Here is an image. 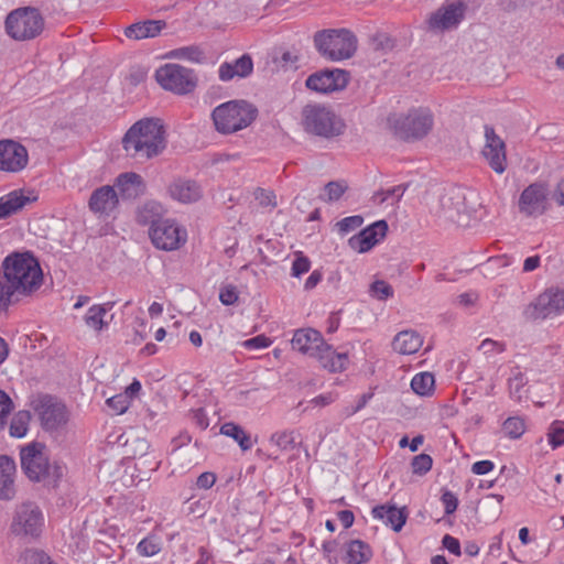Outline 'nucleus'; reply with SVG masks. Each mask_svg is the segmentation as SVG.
Here are the masks:
<instances>
[{
  "instance_id": "1",
  "label": "nucleus",
  "mask_w": 564,
  "mask_h": 564,
  "mask_svg": "<svg viewBox=\"0 0 564 564\" xmlns=\"http://www.w3.org/2000/svg\"><path fill=\"white\" fill-rule=\"evenodd\" d=\"M42 284V268L31 252L8 254L0 267V311L32 296Z\"/></svg>"
},
{
  "instance_id": "2",
  "label": "nucleus",
  "mask_w": 564,
  "mask_h": 564,
  "mask_svg": "<svg viewBox=\"0 0 564 564\" xmlns=\"http://www.w3.org/2000/svg\"><path fill=\"white\" fill-rule=\"evenodd\" d=\"M166 129L163 120L145 117L135 121L121 140L126 153L135 159L151 160L166 148Z\"/></svg>"
},
{
  "instance_id": "3",
  "label": "nucleus",
  "mask_w": 564,
  "mask_h": 564,
  "mask_svg": "<svg viewBox=\"0 0 564 564\" xmlns=\"http://www.w3.org/2000/svg\"><path fill=\"white\" fill-rule=\"evenodd\" d=\"M389 132L398 140L414 143L425 139L434 128V115L427 107H414L387 118Z\"/></svg>"
},
{
  "instance_id": "4",
  "label": "nucleus",
  "mask_w": 564,
  "mask_h": 564,
  "mask_svg": "<svg viewBox=\"0 0 564 564\" xmlns=\"http://www.w3.org/2000/svg\"><path fill=\"white\" fill-rule=\"evenodd\" d=\"M20 460L23 473L34 482L56 486L64 475V467L56 460H50L46 446L40 442L21 447Z\"/></svg>"
},
{
  "instance_id": "5",
  "label": "nucleus",
  "mask_w": 564,
  "mask_h": 564,
  "mask_svg": "<svg viewBox=\"0 0 564 564\" xmlns=\"http://www.w3.org/2000/svg\"><path fill=\"white\" fill-rule=\"evenodd\" d=\"M210 116L216 131L227 135L251 126L258 109L246 100L235 99L215 107Z\"/></svg>"
},
{
  "instance_id": "6",
  "label": "nucleus",
  "mask_w": 564,
  "mask_h": 564,
  "mask_svg": "<svg viewBox=\"0 0 564 564\" xmlns=\"http://www.w3.org/2000/svg\"><path fill=\"white\" fill-rule=\"evenodd\" d=\"M314 45L325 59L341 62L355 55L358 41L349 30L330 29L317 32L314 36Z\"/></svg>"
},
{
  "instance_id": "7",
  "label": "nucleus",
  "mask_w": 564,
  "mask_h": 564,
  "mask_svg": "<svg viewBox=\"0 0 564 564\" xmlns=\"http://www.w3.org/2000/svg\"><path fill=\"white\" fill-rule=\"evenodd\" d=\"M28 404L45 432H59L66 427L69 421L68 409L53 395L45 393L32 394Z\"/></svg>"
},
{
  "instance_id": "8",
  "label": "nucleus",
  "mask_w": 564,
  "mask_h": 564,
  "mask_svg": "<svg viewBox=\"0 0 564 564\" xmlns=\"http://www.w3.org/2000/svg\"><path fill=\"white\" fill-rule=\"evenodd\" d=\"M7 34L15 41H30L44 30V19L36 8L22 7L11 11L4 21Z\"/></svg>"
},
{
  "instance_id": "9",
  "label": "nucleus",
  "mask_w": 564,
  "mask_h": 564,
  "mask_svg": "<svg viewBox=\"0 0 564 564\" xmlns=\"http://www.w3.org/2000/svg\"><path fill=\"white\" fill-rule=\"evenodd\" d=\"M45 529V517L34 502H22L14 509L10 531L14 536L37 540Z\"/></svg>"
},
{
  "instance_id": "10",
  "label": "nucleus",
  "mask_w": 564,
  "mask_h": 564,
  "mask_svg": "<svg viewBox=\"0 0 564 564\" xmlns=\"http://www.w3.org/2000/svg\"><path fill=\"white\" fill-rule=\"evenodd\" d=\"M151 243L162 251H176L187 242V229L174 218H160L149 227Z\"/></svg>"
},
{
  "instance_id": "11",
  "label": "nucleus",
  "mask_w": 564,
  "mask_h": 564,
  "mask_svg": "<svg viewBox=\"0 0 564 564\" xmlns=\"http://www.w3.org/2000/svg\"><path fill=\"white\" fill-rule=\"evenodd\" d=\"M154 77L164 90L180 96L193 93L198 83L193 69L173 63L160 66L155 70Z\"/></svg>"
},
{
  "instance_id": "12",
  "label": "nucleus",
  "mask_w": 564,
  "mask_h": 564,
  "mask_svg": "<svg viewBox=\"0 0 564 564\" xmlns=\"http://www.w3.org/2000/svg\"><path fill=\"white\" fill-rule=\"evenodd\" d=\"M303 126L306 131L322 137L337 135L344 127L332 110L317 105L304 108Z\"/></svg>"
},
{
  "instance_id": "13",
  "label": "nucleus",
  "mask_w": 564,
  "mask_h": 564,
  "mask_svg": "<svg viewBox=\"0 0 564 564\" xmlns=\"http://www.w3.org/2000/svg\"><path fill=\"white\" fill-rule=\"evenodd\" d=\"M564 313V291L551 288L541 293L523 311L524 318L538 321L553 318Z\"/></svg>"
},
{
  "instance_id": "14",
  "label": "nucleus",
  "mask_w": 564,
  "mask_h": 564,
  "mask_svg": "<svg viewBox=\"0 0 564 564\" xmlns=\"http://www.w3.org/2000/svg\"><path fill=\"white\" fill-rule=\"evenodd\" d=\"M349 83V73L345 69H322L311 74L305 86L318 94H332L344 90Z\"/></svg>"
},
{
  "instance_id": "15",
  "label": "nucleus",
  "mask_w": 564,
  "mask_h": 564,
  "mask_svg": "<svg viewBox=\"0 0 564 564\" xmlns=\"http://www.w3.org/2000/svg\"><path fill=\"white\" fill-rule=\"evenodd\" d=\"M481 154L496 173L502 174L506 171V144L505 141L496 134L492 127H485V144Z\"/></svg>"
},
{
  "instance_id": "16",
  "label": "nucleus",
  "mask_w": 564,
  "mask_h": 564,
  "mask_svg": "<svg viewBox=\"0 0 564 564\" xmlns=\"http://www.w3.org/2000/svg\"><path fill=\"white\" fill-rule=\"evenodd\" d=\"M28 163L29 153L24 145L13 140L0 141V171L17 173Z\"/></svg>"
},
{
  "instance_id": "17",
  "label": "nucleus",
  "mask_w": 564,
  "mask_h": 564,
  "mask_svg": "<svg viewBox=\"0 0 564 564\" xmlns=\"http://www.w3.org/2000/svg\"><path fill=\"white\" fill-rule=\"evenodd\" d=\"M387 232L388 224L384 220H378L350 237L348 245L354 251L365 253L382 241Z\"/></svg>"
},
{
  "instance_id": "18",
  "label": "nucleus",
  "mask_w": 564,
  "mask_h": 564,
  "mask_svg": "<svg viewBox=\"0 0 564 564\" xmlns=\"http://www.w3.org/2000/svg\"><path fill=\"white\" fill-rule=\"evenodd\" d=\"M466 7L460 0H446L430 18V26L434 30H447L457 26L463 20Z\"/></svg>"
},
{
  "instance_id": "19",
  "label": "nucleus",
  "mask_w": 564,
  "mask_h": 564,
  "mask_svg": "<svg viewBox=\"0 0 564 564\" xmlns=\"http://www.w3.org/2000/svg\"><path fill=\"white\" fill-rule=\"evenodd\" d=\"M547 186L543 183L529 185L520 195L519 208L522 213L541 215L546 210Z\"/></svg>"
},
{
  "instance_id": "20",
  "label": "nucleus",
  "mask_w": 564,
  "mask_h": 564,
  "mask_svg": "<svg viewBox=\"0 0 564 564\" xmlns=\"http://www.w3.org/2000/svg\"><path fill=\"white\" fill-rule=\"evenodd\" d=\"M325 339L323 335L314 328H300L294 332L291 339L292 348L303 355L314 358L323 347Z\"/></svg>"
},
{
  "instance_id": "21",
  "label": "nucleus",
  "mask_w": 564,
  "mask_h": 564,
  "mask_svg": "<svg viewBox=\"0 0 564 564\" xmlns=\"http://www.w3.org/2000/svg\"><path fill=\"white\" fill-rule=\"evenodd\" d=\"M119 204V196L115 187L104 185L95 189L89 198V209L99 215H110Z\"/></svg>"
},
{
  "instance_id": "22",
  "label": "nucleus",
  "mask_w": 564,
  "mask_h": 564,
  "mask_svg": "<svg viewBox=\"0 0 564 564\" xmlns=\"http://www.w3.org/2000/svg\"><path fill=\"white\" fill-rule=\"evenodd\" d=\"M112 307L111 302L91 305L83 317L86 327L97 334L107 330L112 319V315H109Z\"/></svg>"
},
{
  "instance_id": "23",
  "label": "nucleus",
  "mask_w": 564,
  "mask_h": 564,
  "mask_svg": "<svg viewBox=\"0 0 564 564\" xmlns=\"http://www.w3.org/2000/svg\"><path fill=\"white\" fill-rule=\"evenodd\" d=\"M321 367L328 372H343L348 368L349 356L346 352H337L334 347L326 341L319 351L314 356Z\"/></svg>"
},
{
  "instance_id": "24",
  "label": "nucleus",
  "mask_w": 564,
  "mask_h": 564,
  "mask_svg": "<svg viewBox=\"0 0 564 564\" xmlns=\"http://www.w3.org/2000/svg\"><path fill=\"white\" fill-rule=\"evenodd\" d=\"M253 70V61L249 54H243L231 62H224L218 67V78L230 82L236 78H246Z\"/></svg>"
},
{
  "instance_id": "25",
  "label": "nucleus",
  "mask_w": 564,
  "mask_h": 564,
  "mask_svg": "<svg viewBox=\"0 0 564 564\" xmlns=\"http://www.w3.org/2000/svg\"><path fill=\"white\" fill-rule=\"evenodd\" d=\"M17 465L13 458L0 455V499L11 500L15 495Z\"/></svg>"
},
{
  "instance_id": "26",
  "label": "nucleus",
  "mask_w": 564,
  "mask_h": 564,
  "mask_svg": "<svg viewBox=\"0 0 564 564\" xmlns=\"http://www.w3.org/2000/svg\"><path fill=\"white\" fill-rule=\"evenodd\" d=\"M115 186L123 199H135L145 191L142 176L134 172L119 174L115 181Z\"/></svg>"
},
{
  "instance_id": "27",
  "label": "nucleus",
  "mask_w": 564,
  "mask_h": 564,
  "mask_svg": "<svg viewBox=\"0 0 564 564\" xmlns=\"http://www.w3.org/2000/svg\"><path fill=\"white\" fill-rule=\"evenodd\" d=\"M371 516L391 527L395 532H399L406 521V512L404 509L397 508L392 505H381L372 508Z\"/></svg>"
},
{
  "instance_id": "28",
  "label": "nucleus",
  "mask_w": 564,
  "mask_h": 564,
  "mask_svg": "<svg viewBox=\"0 0 564 564\" xmlns=\"http://www.w3.org/2000/svg\"><path fill=\"white\" fill-rule=\"evenodd\" d=\"M171 197L183 204L197 202L202 197L200 186L189 180H177L169 187Z\"/></svg>"
},
{
  "instance_id": "29",
  "label": "nucleus",
  "mask_w": 564,
  "mask_h": 564,
  "mask_svg": "<svg viewBox=\"0 0 564 564\" xmlns=\"http://www.w3.org/2000/svg\"><path fill=\"white\" fill-rule=\"evenodd\" d=\"M31 194V192L25 194L23 189H15L0 197V219L17 213L26 204L34 202L36 196Z\"/></svg>"
},
{
  "instance_id": "30",
  "label": "nucleus",
  "mask_w": 564,
  "mask_h": 564,
  "mask_svg": "<svg viewBox=\"0 0 564 564\" xmlns=\"http://www.w3.org/2000/svg\"><path fill=\"white\" fill-rule=\"evenodd\" d=\"M166 23L162 20H145L133 23L124 29V35L131 40H143L158 36Z\"/></svg>"
},
{
  "instance_id": "31",
  "label": "nucleus",
  "mask_w": 564,
  "mask_h": 564,
  "mask_svg": "<svg viewBox=\"0 0 564 564\" xmlns=\"http://www.w3.org/2000/svg\"><path fill=\"white\" fill-rule=\"evenodd\" d=\"M422 345V337L414 330L400 332L392 341L393 350L400 355H413L420 350Z\"/></svg>"
},
{
  "instance_id": "32",
  "label": "nucleus",
  "mask_w": 564,
  "mask_h": 564,
  "mask_svg": "<svg viewBox=\"0 0 564 564\" xmlns=\"http://www.w3.org/2000/svg\"><path fill=\"white\" fill-rule=\"evenodd\" d=\"M371 557V547L361 540H351L345 545L344 561L346 564H365Z\"/></svg>"
},
{
  "instance_id": "33",
  "label": "nucleus",
  "mask_w": 564,
  "mask_h": 564,
  "mask_svg": "<svg viewBox=\"0 0 564 564\" xmlns=\"http://www.w3.org/2000/svg\"><path fill=\"white\" fill-rule=\"evenodd\" d=\"M220 434L232 438L242 451H249L253 446L250 435L238 424L226 422L220 426Z\"/></svg>"
},
{
  "instance_id": "34",
  "label": "nucleus",
  "mask_w": 564,
  "mask_h": 564,
  "mask_svg": "<svg viewBox=\"0 0 564 564\" xmlns=\"http://www.w3.org/2000/svg\"><path fill=\"white\" fill-rule=\"evenodd\" d=\"M163 213V206L161 203L155 200H148L142 204L137 212V221L140 225H150L159 220Z\"/></svg>"
},
{
  "instance_id": "35",
  "label": "nucleus",
  "mask_w": 564,
  "mask_h": 564,
  "mask_svg": "<svg viewBox=\"0 0 564 564\" xmlns=\"http://www.w3.org/2000/svg\"><path fill=\"white\" fill-rule=\"evenodd\" d=\"M411 389L421 397H430L435 390V378L433 373L423 371L414 375L411 380Z\"/></svg>"
},
{
  "instance_id": "36",
  "label": "nucleus",
  "mask_w": 564,
  "mask_h": 564,
  "mask_svg": "<svg viewBox=\"0 0 564 564\" xmlns=\"http://www.w3.org/2000/svg\"><path fill=\"white\" fill-rule=\"evenodd\" d=\"M31 423V412L28 410L18 411L9 424V434L14 438L26 436Z\"/></svg>"
},
{
  "instance_id": "37",
  "label": "nucleus",
  "mask_w": 564,
  "mask_h": 564,
  "mask_svg": "<svg viewBox=\"0 0 564 564\" xmlns=\"http://www.w3.org/2000/svg\"><path fill=\"white\" fill-rule=\"evenodd\" d=\"M525 431L527 423L521 416H510L502 423V432L511 440L520 438Z\"/></svg>"
},
{
  "instance_id": "38",
  "label": "nucleus",
  "mask_w": 564,
  "mask_h": 564,
  "mask_svg": "<svg viewBox=\"0 0 564 564\" xmlns=\"http://www.w3.org/2000/svg\"><path fill=\"white\" fill-rule=\"evenodd\" d=\"M162 549L161 539L156 535H149L142 539L137 545V552L141 556H154L160 553Z\"/></svg>"
},
{
  "instance_id": "39",
  "label": "nucleus",
  "mask_w": 564,
  "mask_h": 564,
  "mask_svg": "<svg viewBox=\"0 0 564 564\" xmlns=\"http://www.w3.org/2000/svg\"><path fill=\"white\" fill-rule=\"evenodd\" d=\"M404 189L401 186H393L387 189H381L373 195V200L377 204L394 205L403 196Z\"/></svg>"
},
{
  "instance_id": "40",
  "label": "nucleus",
  "mask_w": 564,
  "mask_h": 564,
  "mask_svg": "<svg viewBox=\"0 0 564 564\" xmlns=\"http://www.w3.org/2000/svg\"><path fill=\"white\" fill-rule=\"evenodd\" d=\"M169 57L199 63L203 58V52L198 47L186 46L171 51Z\"/></svg>"
},
{
  "instance_id": "41",
  "label": "nucleus",
  "mask_w": 564,
  "mask_h": 564,
  "mask_svg": "<svg viewBox=\"0 0 564 564\" xmlns=\"http://www.w3.org/2000/svg\"><path fill=\"white\" fill-rule=\"evenodd\" d=\"M253 196L259 206L262 208L272 210L278 205L276 195L271 189L259 187L253 192Z\"/></svg>"
},
{
  "instance_id": "42",
  "label": "nucleus",
  "mask_w": 564,
  "mask_h": 564,
  "mask_svg": "<svg viewBox=\"0 0 564 564\" xmlns=\"http://www.w3.org/2000/svg\"><path fill=\"white\" fill-rule=\"evenodd\" d=\"M432 457L424 453L414 456L411 462L412 473L420 476L427 474L432 469Z\"/></svg>"
},
{
  "instance_id": "43",
  "label": "nucleus",
  "mask_w": 564,
  "mask_h": 564,
  "mask_svg": "<svg viewBox=\"0 0 564 564\" xmlns=\"http://www.w3.org/2000/svg\"><path fill=\"white\" fill-rule=\"evenodd\" d=\"M106 404L110 408L113 414H123L130 406L131 401L129 400V395L123 392L118 393L111 398L106 400Z\"/></svg>"
},
{
  "instance_id": "44",
  "label": "nucleus",
  "mask_w": 564,
  "mask_h": 564,
  "mask_svg": "<svg viewBox=\"0 0 564 564\" xmlns=\"http://www.w3.org/2000/svg\"><path fill=\"white\" fill-rule=\"evenodd\" d=\"M547 441L553 448L564 445V422L555 421L551 424Z\"/></svg>"
},
{
  "instance_id": "45",
  "label": "nucleus",
  "mask_w": 564,
  "mask_h": 564,
  "mask_svg": "<svg viewBox=\"0 0 564 564\" xmlns=\"http://www.w3.org/2000/svg\"><path fill=\"white\" fill-rule=\"evenodd\" d=\"M370 295L380 301H384L393 296V289L388 282L377 280L370 285Z\"/></svg>"
},
{
  "instance_id": "46",
  "label": "nucleus",
  "mask_w": 564,
  "mask_h": 564,
  "mask_svg": "<svg viewBox=\"0 0 564 564\" xmlns=\"http://www.w3.org/2000/svg\"><path fill=\"white\" fill-rule=\"evenodd\" d=\"M347 189L345 182H329L325 185V196L323 200L335 202L338 200Z\"/></svg>"
},
{
  "instance_id": "47",
  "label": "nucleus",
  "mask_w": 564,
  "mask_h": 564,
  "mask_svg": "<svg viewBox=\"0 0 564 564\" xmlns=\"http://www.w3.org/2000/svg\"><path fill=\"white\" fill-rule=\"evenodd\" d=\"M311 269L310 259L303 254L302 251L295 252V259L292 263V275L295 278L301 276L302 274L308 272Z\"/></svg>"
},
{
  "instance_id": "48",
  "label": "nucleus",
  "mask_w": 564,
  "mask_h": 564,
  "mask_svg": "<svg viewBox=\"0 0 564 564\" xmlns=\"http://www.w3.org/2000/svg\"><path fill=\"white\" fill-rule=\"evenodd\" d=\"M362 223L364 218L359 215H355L343 218L336 224V226L341 235H347L348 232L359 228Z\"/></svg>"
},
{
  "instance_id": "49",
  "label": "nucleus",
  "mask_w": 564,
  "mask_h": 564,
  "mask_svg": "<svg viewBox=\"0 0 564 564\" xmlns=\"http://www.w3.org/2000/svg\"><path fill=\"white\" fill-rule=\"evenodd\" d=\"M13 410V402L11 398L2 390H0V431H2L7 424V419Z\"/></svg>"
},
{
  "instance_id": "50",
  "label": "nucleus",
  "mask_w": 564,
  "mask_h": 564,
  "mask_svg": "<svg viewBox=\"0 0 564 564\" xmlns=\"http://www.w3.org/2000/svg\"><path fill=\"white\" fill-rule=\"evenodd\" d=\"M272 345V339L261 334L256 337L246 339L241 343V346L248 350L264 349Z\"/></svg>"
},
{
  "instance_id": "51",
  "label": "nucleus",
  "mask_w": 564,
  "mask_h": 564,
  "mask_svg": "<svg viewBox=\"0 0 564 564\" xmlns=\"http://www.w3.org/2000/svg\"><path fill=\"white\" fill-rule=\"evenodd\" d=\"M239 299L238 290L235 285L228 284L220 289L219 301L224 305H234Z\"/></svg>"
},
{
  "instance_id": "52",
  "label": "nucleus",
  "mask_w": 564,
  "mask_h": 564,
  "mask_svg": "<svg viewBox=\"0 0 564 564\" xmlns=\"http://www.w3.org/2000/svg\"><path fill=\"white\" fill-rule=\"evenodd\" d=\"M479 348L482 350L485 355H494L505 351L506 345L503 343L486 338L481 341Z\"/></svg>"
},
{
  "instance_id": "53",
  "label": "nucleus",
  "mask_w": 564,
  "mask_h": 564,
  "mask_svg": "<svg viewBox=\"0 0 564 564\" xmlns=\"http://www.w3.org/2000/svg\"><path fill=\"white\" fill-rule=\"evenodd\" d=\"M441 500L444 506L446 514H452L455 512V510L457 509V506H458V500L453 492H451V491L444 492L442 495Z\"/></svg>"
},
{
  "instance_id": "54",
  "label": "nucleus",
  "mask_w": 564,
  "mask_h": 564,
  "mask_svg": "<svg viewBox=\"0 0 564 564\" xmlns=\"http://www.w3.org/2000/svg\"><path fill=\"white\" fill-rule=\"evenodd\" d=\"M338 398L336 392H326L313 398L310 403L314 406H326L335 402Z\"/></svg>"
},
{
  "instance_id": "55",
  "label": "nucleus",
  "mask_w": 564,
  "mask_h": 564,
  "mask_svg": "<svg viewBox=\"0 0 564 564\" xmlns=\"http://www.w3.org/2000/svg\"><path fill=\"white\" fill-rule=\"evenodd\" d=\"M494 468H495L494 462H491L489 459H485V460H478V462L474 463L471 466V471L475 475H486V474H489L490 471H492Z\"/></svg>"
},
{
  "instance_id": "56",
  "label": "nucleus",
  "mask_w": 564,
  "mask_h": 564,
  "mask_svg": "<svg viewBox=\"0 0 564 564\" xmlns=\"http://www.w3.org/2000/svg\"><path fill=\"white\" fill-rule=\"evenodd\" d=\"M443 546L454 555H460V543L458 539L446 534L442 540Z\"/></svg>"
},
{
  "instance_id": "57",
  "label": "nucleus",
  "mask_w": 564,
  "mask_h": 564,
  "mask_svg": "<svg viewBox=\"0 0 564 564\" xmlns=\"http://www.w3.org/2000/svg\"><path fill=\"white\" fill-rule=\"evenodd\" d=\"M216 482V475L214 473H203L198 476L196 485L200 489H209Z\"/></svg>"
},
{
  "instance_id": "58",
  "label": "nucleus",
  "mask_w": 564,
  "mask_h": 564,
  "mask_svg": "<svg viewBox=\"0 0 564 564\" xmlns=\"http://www.w3.org/2000/svg\"><path fill=\"white\" fill-rule=\"evenodd\" d=\"M271 441L279 447L286 449L293 442L292 436L288 432H280L272 435Z\"/></svg>"
},
{
  "instance_id": "59",
  "label": "nucleus",
  "mask_w": 564,
  "mask_h": 564,
  "mask_svg": "<svg viewBox=\"0 0 564 564\" xmlns=\"http://www.w3.org/2000/svg\"><path fill=\"white\" fill-rule=\"evenodd\" d=\"M337 517L345 529H348L354 524L355 516L350 510H341L337 513Z\"/></svg>"
},
{
  "instance_id": "60",
  "label": "nucleus",
  "mask_w": 564,
  "mask_h": 564,
  "mask_svg": "<svg viewBox=\"0 0 564 564\" xmlns=\"http://www.w3.org/2000/svg\"><path fill=\"white\" fill-rule=\"evenodd\" d=\"M322 273L317 270H314L308 278L306 279L304 283L305 290H312L314 289L321 281H322Z\"/></svg>"
},
{
  "instance_id": "61",
  "label": "nucleus",
  "mask_w": 564,
  "mask_h": 564,
  "mask_svg": "<svg viewBox=\"0 0 564 564\" xmlns=\"http://www.w3.org/2000/svg\"><path fill=\"white\" fill-rule=\"evenodd\" d=\"M552 196L557 205L564 206V178L556 184Z\"/></svg>"
},
{
  "instance_id": "62",
  "label": "nucleus",
  "mask_w": 564,
  "mask_h": 564,
  "mask_svg": "<svg viewBox=\"0 0 564 564\" xmlns=\"http://www.w3.org/2000/svg\"><path fill=\"white\" fill-rule=\"evenodd\" d=\"M539 265H540V257H538V256L529 257L524 260L523 271L531 272V271L535 270Z\"/></svg>"
},
{
  "instance_id": "63",
  "label": "nucleus",
  "mask_w": 564,
  "mask_h": 564,
  "mask_svg": "<svg viewBox=\"0 0 564 564\" xmlns=\"http://www.w3.org/2000/svg\"><path fill=\"white\" fill-rule=\"evenodd\" d=\"M141 390V383L139 380L134 379L123 391L124 394L129 395V400L131 401L133 397H135Z\"/></svg>"
},
{
  "instance_id": "64",
  "label": "nucleus",
  "mask_w": 564,
  "mask_h": 564,
  "mask_svg": "<svg viewBox=\"0 0 564 564\" xmlns=\"http://www.w3.org/2000/svg\"><path fill=\"white\" fill-rule=\"evenodd\" d=\"M149 315L154 318V317H159L162 315L163 313V305L159 302H153L150 306H149Z\"/></svg>"
}]
</instances>
